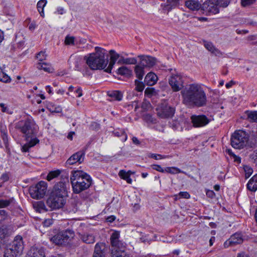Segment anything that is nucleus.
<instances>
[{"mask_svg": "<svg viewBox=\"0 0 257 257\" xmlns=\"http://www.w3.org/2000/svg\"><path fill=\"white\" fill-rule=\"evenodd\" d=\"M183 102L186 105L198 107L205 106L207 103L206 94L198 84L189 85L181 91Z\"/></svg>", "mask_w": 257, "mask_h": 257, "instance_id": "nucleus-1", "label": "nucleus"}, {"mask_svg": "<svg viewBox=\"0 0 257 257\" xmlns=\"http://www.w3.org/2000/svg\"><path fill=\"white\" fill-rule=\"evenodd\" d=\"M95 52L85 56L84 60L92 70L105 69L108 63V58H105L106 50L101 47H95Z\"/></svg>", "mask_w": 257, "mask_h": 257, "instance_id": "nucleus-2", "label": "nucleus"}, {"mask_svg": "<svg viewBox=\"0 0 257 257\" xmlns=\"http://www.w3.org/2000/svg\"><path fill=\"white\" fill-rule=\"evenodd\" d=\"M73 191L78 194L89 188L92 180L90 176L81 170L72 171L70 177Z\"/></svg>", "mask_w": 257, "mask_h": 257, "instance_id": "nucleus-3", "label": "nucleus"}, {"mask_svg": "<svg viewBox=\"0 0 257 257\" xmlns=\"http://www.w3.org/2000/svg\"><path fill=\"white\" fill-rule=\"evenodd\" d=\"M16 128L19 130L27 138L35 135L38 130V126L32 118L19 121L16 123Z\"/></svg>", "mask_w": 257, "mask_h": 257, "instance_id": "nucleus-4", "label": "nucleus"}, {"mask_svg": "<svg viewBox=\"0 0 257 257\" xmlns=\"http://www.w3.org/2000/svg\"><path fill=\"white\" fill-rule=\"evenodd\" d=\"M24 248L22 237L17 235L13 242L7 246L4 257H19L22 255Z\"/></svg>", "mask_w": 257, "mask_h": 257, "instance_id": "nucleus-5", "label": "nucleus"}, {"mask_svg": "<svg viewBox=\"0 0 257 257\" xmlns=\"http://www.w3.org/2000/svg\"><path fill=\"white\" fill-rule=\"evenodd\" d=\"M248 141V135L240 130L236 131L231 135V145L235 149H240L246 146Z\"/></svg>", "mask_w": 257, "mask_h": 257, "instance_id": "nucleus-6", "label": "nucleus"}, {"mask_svg": "<svg viewBox=\"0 0 257 257\" xmlns=\"http://www.w3.org/2000/svg\"><path fill=\"white\" fill-rule=\"evenodd\" d=\"M47 187V182L41 181L35 185L31 186L29 188L30 194L34 199H41L46 195Z\"/></svg>", "mask_w": 257, "mask_h": 257, "instance_id": "nucleus-7", "label": "nucleus"}, {"mask_svg": "<svg viewBox=\"0 0 257 257\" xmlns=\"http://www.w3.org/2000/svg\"><path fill=\"white\" fill-rule=\"evenodd\" d=\"M119 232L115 231L113 232L110 238L111 246V253L119 251H125L126 243L119 240Z\"/></svg>", "mask_w": 257, "mask_h": 257, "instance_id": "nucleus-8", "label": "nucleus"}, {"mask_svg": "<svg viewBox=\"0 0 257 257\" xmlns=\"http://www.w3.org/2000/svg\"><path fill=\"white\" fill-rule=\"evenodd\" d=\"M46 204L51 209H59L63 207L65 204V199L51 193L46 201Z\"/></svg>", "mask_w": 257, "mask_h": 257, "instance_id": "nucleus-9", "label": "nucleus"}, {"mask_svg": "<svg viewBox=\"0 0 257 257\" xmlns=\"http://www.w3.org/2000/svg\"><path fill=\"white\" fill-rule=\"evenodd\" d=\"M201 10L203 14L209 16L218 14L219 12L217 4L212 0L205 2L201 6Z\"/></svg>", "mask_w": 257, "mask_h": 257, "instance_id": "nucleus-10", "label": "nucleus"}, {"mask_svg": "<svg viewBox=\"0 0 257 257\" xmlns=\"http://www.w3.org/2000/svg\"><path fill=\"white\" fill-rule=\"evenodd\" d=\"M169 83L174 92L180 91L184 86L183 78L178 74H172L170 76Z\"/></svg>", "mask_w": 257, "mask_h": 257, "instance_id": "nucleus-11", "label": "nucleus"}, {"mask_svg": "<svg viewBox=\"0 0 257 257\" xmlns=\"http://www.w3.org/2000/svg\"><path fill=\"white\" fill-rule=\"evenodd\" d=\"M157 115L162 118H166L172 117L175 112L173 107L170 106L162 104L157 108Z\"/></svg>", "mask_w": 257, "mask_h": 257, "instance_id": "nucleus-12", "label": "nucleus"}, {"mask_svg": "<svg viewBox=\"0 0 257 257\" xmlns=\"http://www.w3.org/2000/svg\"><path fill=\"white\" fill-rule=\"evenodd\" d=\"M193 126L195 127H203L208 124L210 120L205 115H193L191 117Z\"/></svg>", "mask_w": 257, "mask_h": 257, "instance_id": "nucleus-13", "label": "nucleus"}, {"mask_svg": "<svg viewBox=\"0 0 257 257\" xmlns=\"http://www.w3.org/2000/svg\"><path fill=\"white\" fill-rule=\"evenodd\" d=\"M51 193L59 195L65 199L68 196L67 184L62 182L58 183L54 186Z\"/></svg>", "mask_w": 257, "mask_h": 257, "instance_id": "nucleus-14", "label": "nucleus"}, {"mask_svg": "<svg viewBox=\"0 0 257 257\" xmlns=\"http://www.w3.org/2000/svg\"><path fill=\"white\" fill-rule=\"evenodd\" d=\"M84 151H78L69 157L66 162V165H72L77 162L81 164L84 161Z\"/></svg>", "mask_w": 257, "mask_h": 257, "instance_id": "nucleus-15", "label": "nucleus"}, {"mask_svg": "<svg viewBox=\"0 0 257 257\" xmlns=\"http://www.w3.org/2000/svg\"><path fill=\"white\" fill-rule=\"evenodd\" d=\"M243 242L242 236L240 233H235L232 235L224 243V246L225 248L230 246H234L240 244Z\"/></svg>", "mask_w": 257, "mask_h": 257, "instance_id": "nucleus-16", "label": "nucleus"}, {"mask_svg": "<svg viewBox=\"0 0 257 257\" xmlns=\"http://www.w3.org/2000/svg\"><path fill=\"white\" fill-rule=\"evenodd\" d=\"M141 59L140 65L143 67H152L157 62V59L153 57L149 56H139Z\"/></svg>", "mask_w": 257, "mask_h": 257, "instance_id": "nucleus-17", "label": "nucleus"}, {"mask_svg": "<svg viewBox=\"0 0 257 257\" xmlns=\"http://www.w3.org/2000/svg\"><path fill=\"white\" fill-rule=\"evenodd\" d=\"M28 257H45L44 248L34 245L31 247L28 253Z\"/></svg>", "mask_w": 257, "mask_h": 257, "instance_id": "nucleus-18", "label": "nucleus"}, {"mask_svg": "<svg viewBox=\"0 0 257 257\" xmlns=\"http://www.w3.org/2000/svg\"><path fill=\"white\" fill-rule=\"evenodd\" d=\"M109 54L110 55V60L108 67L105 69H104L105 72L109 73H111L112 68L115 64L116 60L119 57V55L116 53L115 51L113 50H110Z\"/></svg>", "mask_w": 257, "mask_h": 257, "instance_id": "nucleus-19", "label": "nucleus"}, {"mask_svg": "<svg viewBox=\"0 0 257 257\" xmlns=\"http://www.w3.org/2000/svg\"><path fill=\"white\" fill-rule=\"evenodd\" d=\"M105 244L102 242L97 243L94 247L93 257H106L105 254Z\"/></svg>", "mask_w": 257, "mask_h": 257, "instance_id": "nucleus-20", "label": "nucleus"}, {"mask_svg": "<svg viewBox=\"0 0 257 257\" xmlns=\"http://www.w3.org/2000/svg\"><path fill=\"white\" fill-rule=\"evenodd\" d=\"M79 237L81 240L87 244L93 243L95 241V237L90 233H78Z\"/></svg>", "mask_w": 257, "mask_h": 257, "instance_id": "nucleus-21", "label": "nucleus"}, {"mask_svg": "<svg viewBox=\"0 0 257 257\" xmlns=\"http://www.w3.org/2000/svg\"><path fill=\"white\" fill-rule=\"evenodd\" d=\"M107 95L111 98L110 101H121L123 98V93L120 90H109L107 92Z\"/></svg>", "mask_w": 257, "mask_h": 257, "instance_id": "nucleus-22", "label": "nucleus"}, {"mask_svg": "<svg viewBox=\"0 0 257 257\" xmlns=\"http://www.w3.org/2000/svg\"><path fill=\"white\" fill-rule=\"evenodd\" d=\"M63 234V239L64 240L65 244L68 243L71 241L75 237V232L73 230L71 229H66L62 231Z\"/></svg>", "mask_w": 257, "mask_h": 257, "instance_id": "nucleus-23", "label": "nucleus"}, {"mask_svg": "<svg viewBox=\"0 0 257 257\" xmlns=\"http://www.w3.org/2000/svg\"><path fill=\"white\" fill-rule=\"evenodd\" d=\"M158 80L157 76L153 72H149L145 78V82L147 85L152 86L156 84Z\"/></svg>", "mask_w": 257, "mask_h": 257, "instance_id": "nucleus-24", "label": "nucleus"}, {"mask_svg": "<svg viewBox=\"0 0 257 257\" xmlns=\"http://www.w3.org/2000/svg\"><path fill=\"white\" fill-rule=\"evenodd\" d=\"M179 0H167L166 3L162 5L163 9L165 11L169 12L173 8L179 5Z\"/></svg>", "mask_w": 257, "mask_h": 257, "instance_id": "nucleus-25", "label": "nucleus"}, {"mask_svg": "<svg viewBox=\"0 0 257 257\" xmlns=\"http://www.w3.org/2000/svg\"><path fill=\"white\" fill-rule=\"evenodd\" d=\"M204 46L209 52L215 56H219L222 55V53L218 49L215 47L210 42H204Z\"/></svg>", "mask_w": 257, "mask_h": 257, "instance_id": "nucleus-26", "label": "nucleus"}, {"mask_svg": "<svg viewBox=\"0 0 257 257\" xmlns=\"http://www.w3.org/2000/svg\"><path fill=\"white\" fill-rule=\"evenodd\" d=\"M185 6L192 11H197L201 8L200 3L194 0H188L186 1Z\"/></svg>", "mask_w": 257, "mask_h": 257, "instance_id": "nucleus-27", "label": "nucleus"}, {"mask_svg": "<svg viewBox=\"0 0 257 257\" xmlns=\"http://www.w3.org/2000/svg\"><path fill=\"white\" fill-rule=\"evenodd\" d=\"M63 234L62 231H60L52 236L50 238V240L57 245H64L65 243L63 239Z\"/></svg>", "mask_w": 257, "mask_h": 257, "instance_id": "nucleus-28", "label": "nucleus"}, {"mask_svg": "<svg viewBox=\"0 0 257 257\" xmlns=\"http://www.w3.org/2000/svg\"><path fill=\"white\" fill-rule=\"evenodd\" d=\"M39 142V140L36 138L31 139V140L28 143L26 144L22 147V151L24 152H28L30 148L34 147L35 145L38 144Z\"/></svg>", "mask_w": 257, "mask_h": 257, "instance_id": "nucleus-29", "label": "nucleus"}, {"mask_svg": "<svg viewBox=\"0 0 257 257\" xmlns=\"http://www.w3.org/2000/svg\"><path fill=\"white\" fill-rule=\"evenodd\" d=\"M245 114L247 116L246 119L251 122H257V111L246 110Z\"/></svg>", "mask_w": 257, "mask_h": 257, "instance_id": "nucleus-30", "label": "nucleus"}, {"mask_svg": "<svg viewBox=\"0 0 257 257\" xmlns=\"http://www.w3.org/2000/svg\"><path fill=\"white\" fill-rule=\"evenodd\" d=\"M37 67L38 69L43 70L49 73L52 72L54 71L53 68L50 64L45 62H39L37 64Z\"/></svg>", "mask_w": 257, "mask_h": 257, "instance_id": "nucleus-31", "label": "nucleus"}, {"mask_svg": "<svg viewBox=\"0 0 257 257\" xmlns=\"http://www.w3.org/2000/svg\"><path fill=\"white\" fill-rule=\"evenodd\" d=\"M253 176L247 184V189L251 191H255L257 190V180Z\"/></svg>", "mask_w": 257, "mask_h": 257, "instance_id": "nucleus-32", "label": "nucleus"}, {"mask_svg": "<svg viewBox=\"0 0 257 257\" xmlns=\"http://www.w3.org/2000/svg\"><path fill=\"white\" fill-rule=\"evenodd\" d=\"M118 175L121 179L125 180L127 183H132V179L130 177V171L126 172L123 170H121L118 173Z\"/></svg>", "mask_w": 257, "mask_h": 257, "instance_id": "nucleus-33", "label": "nucleus"}, {"mask_svg": "<svg viewBox=\"0 0 257 257\" xmlns=\"http://www.w3.org/2000/svg\"><path fill=\"white\" fill-rule=\"evenodd\" d=\"M47 0H40L39 1L37 4V8L38 12H39L40 15L42 17H44L45 14L44 12V8L45 7L47 4Z\"/></svg>", "mask_w": 257, "mask_h": 257, "instance_id": "nucleus-34", "label": "nucleus"}, {"mask_svg": "<svg viewBox=\"0 0 257 257\" xmlns=\"http://www.w3.org/2000/svg\"><path fill=\"white\" fill-rule=\"evenodd\" d=\"M113 134H114V136H115L116 137H122L121 141L123 142L126 141L127 139V135L123 130H122V129L121 130H120V129L115 130L114 131Z\"/></svg>", "mask_w": 257, "mask_h": 257, "instance_id": "nucleus-35", "label": "nucleus"}, {"mask_svg": "<svg viewBox=\"0 0 257 257\" xmlns=\"http://www.w3.org/2000/svg\"><path fill=\"white\" fill-rule=\"evenodd\" d=\"M144 67H143L142 66L140 65H137L135 67V73L136 74V76L138 78L139 80L142 79L143 76L144 75Z\"/></svg>", "mask_w": 257, "mask_h": 257, "instance_id": "nucleus-36", "label": "nucleus"}, {"mask_svg": "<svg viewBox=\"0 0 257 257\" xmlns=\"http://www.w3.org/2000/svg\"><path fill=\"white\" fill-rule=\"evenodd\" d=\"M118 62L125 64H136L137 60L135 58H122Z\"/></svg>", "mask_w": 257, "mask_h": 257, "instance_id": "nucleus-37", "label": "nucleus"}, {"mask_svg": "<svg viewBox=\"0 0 257 257\" xmlns=\"http://www.w3.org/2000/svg\"><path fill=\"white\" fill-rule=\"evenodd\" d=\"M132 71L126 66H122L117 69V73L121 75L129 76Z\"/></svg>", "mask_w": 257, "mask_h": 257, "instance_id": "nucleus-38", "label": "nucleus"}, {"mask_svg": "<svg viewBox=\"0 0 257 257\" xmlns=\"http://www.w3.org/2000/svg\"><path fill=\"white\" fill-rule=\"evenodd\" d=\"M60 173L61 171L59 170L51 171L48 173L46 179L48 181H50L54 178L57 177Z\"/></svg>", "mask_w": 257, "mask_h": 257, "instance_id": "nucleus-39", "label": "nucleus"}, {"mask_svg": "<svg viewBox=\"0 0 257 257\" xmlns=\"http://www.w3.org/2000/svg\"><path fill=\"white\" fill-rule=\"evenodd\" d=\"M0 81L5 83L11 82V78L0 68Z\"/></svg>", "mask_w": 257, "mask_h": 257, "instance_id": "nucleus-40", "label": "nucleus"}, {"mask_svg": "<svg viewBox=\"0 0 257 257\" xmlns=\"http://www.w3.org/2000/svg\"><path fill=\"white\" fill-rule=\"evenodd\" d=\"M13 198L9 199H0V208H5L9 206L13 201Z\"/></svg>", "mask_w": 257, "mask_h": 257, "instance_id": "nucleus-41", "label": "nucleus"}, {"mask_svg": "<svg viewBox=\"0 0 257 257\" xmlns=\"http://www.w3.org/2000/svg\"><path fill=\"white\" fill-rule=\"evenodd\" d=\"M111 257H131V254L125 250L111 253Z\"/></svg>", "mask_w": 257, "mask_h": 257, "instance_id": "nucleus-42", "label": "nucleus"}, {"mask_svg": "<svg viewBox=\"0 0 257 257\" xmlns=\"http://www.w3.org/2000/svg\"><path fill=\"white\" fill-rule=\"evenodd\" d=\"M165 172L172 174H175L181 173V171L179 168H178L177 167H166L165 168Z\"/></svg>", "mask_w": 257, "mask_h": 257, "instance_id": "nucleus-43", "label": "nucleus"}, {"mask_svg": "<svg viewBox=\"0 0 257 257\" xmlns=\"http://www.w3.org/2000/svg\"><path fill=\"white\" fill-rule=\"evenodd\" d=\"M175 200H176L178 198H189L190 196L189 194L187 192H180L178 194L175 195Z\"/></svg>", "mask_w": 257, "mask_h": 257, "instance_id": "nucleus-44", "label": "nucleus"}, {"mask_svg": "<svg viewBox=\"0 0 257 257\" xmlns=\"http://www.w3.org/2000/svg\"><path fill=\"white\" fill-rule=\"evenodd\" d=\"M75 37L67 35L65 39V44L66 45H74Z\"/></svg>", "mask_w": 257, "mask_h": 257, "instance_id": "nucleus-45", "label": "nucleus"}, {"mask_svg": "<svg viewBox=\"0 0 257 257\" xmlns=\"http://www.w3.org/2000/svg\"><path fill=\"white\" fill-rule=\"evenodd\" d=\"M230 1L231 0H217L216 2L218 6L220 7L226 8L229 5Z\"/></svg>", "mask_w": 257, "mask_h": 257, "instance_id": "nucleus-46", "label": "nucleus"}, {"mask_svg": "<svg viewBox=\"0 0 257 257\" xmlns=\"http://www.w3.org/2000/svg\"><path fill=\"white\" fill-rule=\"evenodd\" d=\"M136 90L139 92H142L144 89V85L142 82L138 80H135Z\"/></svg>", "mask_w": 257, "mask_h": 257, "instance_id": "nucleus-47", "label": "nucleus"}, {"mask_svg": "<svg viewBox=\"0 0 257 257\" xmlns=\"http://www.w3.org/2000/svg\"><path fill=\"white\" fill-rule=\"evenodd\" d=\"M241 5L243 7L250 6L256 2V0H240Z\"/></svg>", "mask_w": 257, "mask_h": 257, "instance_id": "nucleus-48", "label": "nucleus"}, {"mask_svg": "<svg viewBox=\"0 0 257 257\" xmlns=\"http://www.w3.org/2000/svg\"><path fill=\"white\" fill-rule=\"evenodd\" d=\"M47 55L45 52L41 51L37 55V58L40 61V62H44L43 61L46 59Z\"/></svg>", "mask_w": 257, "mask_h": 257, "instance_id": "nucleus-49", "label": "nucleus"}, {"mask_svg": "<svg viewBox=\"0 0 257 257\" xmlns=\"http://www.w3.org/2000/svg\"><path fill=\"white\" fill-rule=\"evenodd\" d=\"M8 233L7 227L3 226L0 227V239L4 238Z\"/></svg>", "mask_w": 257, "mask_h": 257, "instance_id": "nucleus-50", "label": "nucleus"}, {"mask_svg": "<svg viewBox=\"0 0 257 257\" xmlns=\"http://www.w3.org/2000/svg\"><path fill=\"white\" fill-rule=\"evenodd\" d=\"M9 218V215L4 210H0V221H3Z\"/></svg>", "mask_w": 257, "mask_h": 257, "instance_id": "nucleus-51", "label": "nucleus"}, {"mask_svg": "<svg viewBox=\"0 0 257 257\" xmlns=\"http://www.w3.org/2000/svg\"><path fill=\"white\" fill-rule=\"evenodd\" d=\"M36 207L40 212L41 211H47L48 210L46 208L45 205L43 201H39L37 202L36 204Z\"/></svg>", "mask_w": 257, "mask_h": 257, "instance_id": "nucleus-52", "label": "nucleus"}, {"mask_svg": "<svg viewBox=\"0 0 257 257\" xmlns=\"http://www.w3.org/2000/svg\"><path fill=\"white\" fill-rule=\"evenodd\" d=\"M249 158L253 163L257 164V149L250 154Z\"/></svg>", "mask_w": 257, "mask_h": 257, "instance_id": "nucleus-53", "label": "nucleus"}, {"mask_svg": "<svg viewBox=\"0 0 257 257\" xmlns=\"http://www.w3.org/2000/svg\"><path fill=\"white\" fill-rule=\"evenodd\" d=\"M148 156L149 157L153 158L155 160H160L166 158V156H162L161 155L156 154H150Z\"/></svg>", "mask_w": 257, "mask_h": 257, "instance_id": "nucleus-54", "label": "nucleus"}, {"mask_svg": "<svg viewBox=\"0 0 257 257\" xmlns=\"http://www.w3.org/2000/svg\"><path fill=\"white\" fill-rule=\"evenodd\" d=\"M155 92V90L154 88H147L145 90V95L149 97L152 96Z\"/></svg>", "mask_w": 257, "mask_h": 257, "instance_id": "nucleus-55", "label": "nucleus"}, {"mask_svg": "<svg viewBox=\"0 0 257 257\" xmlns=\"http://www.w3.org/2000/svg\"><path fill=\"white\" fill-rule=\"evenodd\" d=\"M0 107H1V110L3 112H7L9 114H12V112L10 111L9 109L6 105V104L4 103H0Z\"/></svg>", "mask_w": 257, "mask_h": 257, "instance_id": "nucleus-56", "label": "nucleus"}, {"mask_svg": "<svg viewBox=\"0 0 257 257\" xmlns=\"http://www.w3.org/2000/svg\"><path fill=\"white\" fill-rule=\"evenodd\" d=\"M245 177L246 178H249L252 173V169L248 167L244 168Z\"/></svg>", "mask_w": 257, "mask_h": 257, "instance_id": "nucleus-57", "label": "nucleus"}, {"mask_svg": "<svg viewBox=\"0 0 257 257\" xmlns=\"http://www.w3.org/2000/svg\"><path fill=\"white\" fill-rule=\"evenodd\" d=\"M9 179V175L7 173L3 174L1 177H0V181H1L2 183H4L5 182L8 181Z\"/></svg>", "mask_w": 257, "mask_h": 257, "instance_id": "nucleus-58", "label": "nucleus"}, {"mask_svg": "<svg viewBox=\"0 0 257 257\" xmlns=\"http://www.w3.org/2000/svg\"><path fill=\"white\" fill-rule=\"evenodd\" d=\"M152 167L154 170L158 171L160 172L164 173L165 171V169H164L161 167L160 165H153L152 166Z\"/></svg>", "mask_w": 257, "mask_h": 257, "instance_id": "nucleus-59", "label": "nucleus"}, {"mask_svg": "<svg viewBox=\"0 0 257 257\" xmlns=\"http://www.w3.org/2000/svg\"><path fill=\"white\" fill-rule=\"evenodd\" d=\"M2 139L5 146L7 147L8 145V137L6 133H4L3 135Z\"/></svg>", "mask_w": 257, "mask_h": 257, "instance_id": "nucleus-60", "label": "nucleus"}, {"mask_svg": "<svg viewBox=\"0 0 257 257\" xmlns=\"http://www.w3.org/2000/svg\"><path fill=\"white\" fill-rule=\"evenodd\" d=\"M65 13V10L62 7L57 8L56 11L55 12V14L59 15H63Z\"/></svg>", "mask_w": 257, "mask_h": 257, "instance_id": "nucleus-61", "label": "nucleus"}, {"mask_svg": "<svg viewBox=\"0 0 257 257\" xmlns=\"http://www.w3.org/2000/svg\"><path fill=\"white\" fill-rule=\"evenodd\" d=\"M53 223V220L51 219H46L44 222V225L46 226H49Z\"/></svg>", "mask_w": 257, "mask_h": 257, "instance_id": "nucleus-62", "label": "nucleus"}, {"mask_svg": "<svg viewBox=\"0 0 257 257\" xmlns=\"http://www.w3.org/2000/svg\"><path fill=\"white\" fill-rule=\"evenodd\" d=\"M206 195L210 198H213L215 195L214 192L212 190H208L206 192Z\"/></svg>", "mask_w": 257, "mask_h": 257, "instance_id": "nucleus-63", "label": "nucleus"}, {"mask_svg": "<svg viewBox=\"0 0 257 257\" xmlns=\"http://www.w3.org/2000/svg\"><path fill=\"white\" fill-rule=\"evenodd\" d=\"M78 94L77 97H80L82 96V90L80 87H78L75 91Z\"/></svg>", "mask_w": 257, "mask_h": 257, "instance_id": "nucleus-64", "label": "nucleus"}]
</instances>
